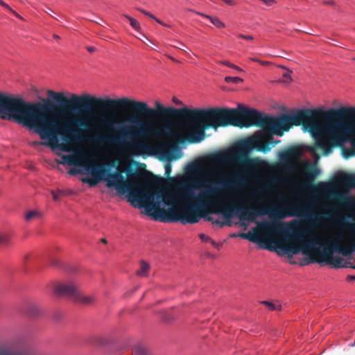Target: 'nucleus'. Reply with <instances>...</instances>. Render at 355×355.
<instances>
[{
    "label": "nucleus",
    "mask_w": 355,
    "mask_h": 355,
    "mask_svg": "<svg viewBox=\"0 0 355 355\" xmlns=\"http://www.w3.org/2000/svg\"><path fill=\"white\" fill-rule=\"evenodd\" d=\"M59 110L89 113L68 122L50 111L55 104L49 98L28 102L12 96V121L32 129L52 148L71 152L78 142L116 145L136 156L155 155L164 161L178 159V108L159 101L150 107L143 101L126 97L111 98L87 94H71L47 92Z\"/></svg>",
    "instance_id": "f257e3e1"
},
{
    "label": "nucleus",
    "mask_w": 355,
    "mask_h": 355,
    "mask_svg": "<svg viewBox=\"0 0 355 355\" xmlns=\"http://www.w3.org/2000/svg\"><path fill=\"white\" fill-rule=\"evenodd\" d=\"M296 110L291 114H282L278 116L266 115L254 109H248L242 105L237 108L209 107L207 109H189L179 107V147L184 144H199L207 137L206 130L216 131L220 127L235 126L261 128L263 132H255L252 137L238 142L234 151L228 153H215L209 159L214 163L236 164L242 167L246 177L259 164V160L250 157L253 149L263 153L281 142L275 140L273 135L282 137L287 130L286 123H293V118L300 111ZM179 148V159L182 156Z\"/></svg>",
    "instance_id": "f03ea898"
},
{
    "label": "nucleus",
    "mask_w": 355,
    "mask_h": 355,
    "mask_svg": "<svg viewBox=\"0 0 355 355\" xmlns=\"http://www.w3.org/2000/svg\"><path fill=\"white\" fill-rule=\"evenodd\" d=\"M171 166L165 165V178L142 172L131 166H118L107 178L108 186L128 193L135 207L145 208L148 216L163 223L178 222V175L170 177Z\"/></svg>",
    "instance_id": "7ed1b4c3"
},
{
    "label": "nucleus",
    "mask_w": 355,
    "mask_h": 355,
    "mask_svg": "<svg viewBox=\"0 0 355 355\" xmlns=\"http://www.w3.org/2000/svg\"><path fill=\"white\" fill-rule=\"evenodd\" d=\"M291 125H302L315 139V148L328 155L333 146H341L349 142L355 149V107H341L324 110L320 108L307 109L299 112ZM288 125V123H286Z\"/></svg>",
    "instance_id": "20e7f679"
},
{
    "label": "nucleus",
    "mask_w": 355,
    "mask_h": 355,
    "mask_svg": "<svg viewBox=\"0 0 355 355\" xmlns=\"http://www.w3.org/2000/svg\"><path fill=\"white\" fill-rule=\"evenodd\" d=\"M308 202H313V205L310 207L309 211L312 214H316L312 211L316 207V202L314 200L309 201ZM323 214L320 225L314 228H311L307 220L304 217H302L304 222L307 224L309 229L302 230L297 224L295 220H293L289 223V226L292 230V236L293 239L300 242V245L296 244L293 241H287L286 243H279L277 247L280 248L283 253L287 254L288 257H292L294 254H298L302 251L303 254L309 256V259L306 264L309 263H318L322 264L327 263L334 257V253L337 252L338 242H332L331 241L320 243L317 236L311 234L309 230H314L321 225L324 219L329 218L330 214L329 213H320Z\"/></svg>",
    "instance_id": "39448f33"
},
{
    "label": "nucleus",
    "mask_w": 355,
    "mask_h": 355,
    "mask_svg": "<svg viewBox=\"0 0 355 355\" xmlns=\"http://www.w3.org/2000/svg\"><path fill=\"white\" fill-rule=\"evenodd\" d=\"M239 206H236L237 217L241 220L254 222L259 216L268 214L270 218L280 220L286 217H304L307 220L311 228H314L321 222L323 214H312L309 208L313 202H293L283 207H277L275 205L257 208L254 206L243 203L241 198H238Z\"/></svg>",
    "instance_id": "423d86ee"
},
{
    "label": "nucleus",
    "mask_w": 355,
    "mask_h": 355,
    "mask_svg": "<svg viewBox=\"0 0 355 355\" xmlns=\"http://www.w3.org/2000/svg\"><path fill=\"white\" fill-rule=\"evenodd\" d=\"M246 183L247 178L242 171L233 175L223 172L220 173L214 181L208 180L204 175H200L191 182L190 187L188 189L187 192L190 189L193 192L196 189L200 190L198 193L210 192L207 197L208 202H213V199L219 196L221 190H226L230 193L236 195L245 187Z\"/></svg>",
    "instance_id": "0eeeda50"
},
{
    "label": "nucleus",
    "mask_w": 355,
    "mask_h": 355,
    "mask_svg": "<svg viewBox=\"0 0 355 355\" xmlns=\"http://www.w3.org/2000/svg\"><path fill=\"white\" fill-rule=\"evenodd\" d=\"M92 156L86 151L78 149L74 151L73 155H64L62 156V161H57L58 164H67L69 166H83L84 168L92 174V178H82L81 181L84 183H87L91 187H95L98 182L103 179L108 186L107 178L110 174L109 168L112 166V164H94L90 163L92 161Z\"/></svg>",
    "instance_id": "6e6552de"
},
{
    "label": "nucleus",
    "mask_w": 355,
    "mask_h": 355,
    "mask_svg": "<svg viewBox=\"0 0 355 355\" xmlns=\"http://www.w3.org/2000/svg\"><path fill=\"white\" fill-rule=\"evenodd\" d=\"M210 192L196 193L191 189L187 193V204L181 207L179 204V222L193 224L202 218L206 208H211L213 202H208Z\"/></svg>",
    "instance_id": "1a4fd4ad"
},
{
    "label": "nucleus",
    "mask_w": 355,
    "mask_h": 355,
    "mask_svg": "<svg viewBox=\"0 0 355 355\" xmlns=\"http://www.w3.org/2000/svg\"><path fill=\"white\" fill-rule=\"evenodd\" d=\"M303 175L306 180L304 186L309 189L315 190L318 188H322L325 191L328 192L330 197L335 200L339 205L349 207L354 205V200L352 197L347 194L337 192L334 191V187L328 183L320 182L317 185L313 184L314 179L319 175V170L313 165L307 164L303 168Z\"/></svg>",
    "instance_id": "9d476101"
},
{
    "label": "nucleus",
    "mask_w": 355,
    "mask_h": 355,
    "mask_svg": "<svg viewBox=\"0 0 355 355\" xmlns=\"http://www.w3.org/2000/svg\"><path fill=\"white\" fill-rule=\"evenodd\" d=\"M78 291L77 286L72 282H58L54 286V293L57 295L73 301L78 297Z\"/></svg>",
    "instance_id": "9b49d317"
},
{
    "label": "nucleus",
    "mask_w": 355,
    "mask_h": 355,
    "mask_svg": "<svg viewBox=\"0 0 355 355\" xmlns=\"http://www.w3.org/2000/svg\"><path fill=\"white\" fill-rule=\"evenodd\" d=\"M236 206H239V203H231L230 205H225L223 202H216L213 199V204L211 208H214L213 211L214 214H223V216L227 220V223L230 224V220L235 214L237 216V209L235 208Z\"/></svg>",
    "instance_id": "f8f14e48"
},
{
    "label": "nucleus",
    "mask_w": 355,
    "mask_h": 355,
    "mask_svg": "<svg viewBox=\"0 0 355 355\" xmlns=\"http://www.w3.org/2000/svg\"><path fill=\"white\" fill-rule=\"evenodd\" d=\"M300 150L297 148L291 147L280 152L279 159L284 164L286 168L294 170L297 168V164L293 159L297 157L300 155Z\"/></svg>",
    "instance_id": "ddd939ff"
},
{
    "label": "nucleus",
    "mask_w": 355,
    "mask_h": 355,
    "mask_svg": "<svg viewBox=\"0 0 355 355\" xmlns=\"http://www.w3.org/2000/svg\"><path fill=\"white\" fill-rule=\"evenodd\" d=\"M285 223L279 221L263 222L259 224L260 230L266 235L272 236L283 232Z\"/></svg>",
    "instance_id": "4468645a"
},
{
    "label": "nucleus",
    "mask_w": 355,
    "mask_h": 355,
    "mask_svg": "<svg viewBox=\"0 0 355 355\" xmlns=\"http://www.w3.org/2000/svg\"><path fill=\"white\" fill-rule=\"evenodd\" d=\"M214 211V208H206L202 212V218L207 221L211 222L214 225H218L220 227H223L225 225H230L229 223L220 220L219 218L215 219L213 216H209L210 214H214L212 212Z\"/></svg>",
    "instance_id": "2eb2a0df"
},
{
    "label": "nucleus",
    "mask_w": 355,
    "mask_h": 355,
    "mask_svg": "<svg viewBox=\"0 0 355 355\" xmlns=\"http://www.w3.org/2000/svg\"><path fill=\"white\" fill-rule=\"evenodd\" d=\"M24 312V314L29 317L35 318L40 315L41 310L37 304L34 303H29L26 305Z\"/></svg>",
    "instance_id": "dca6fc26"
},
{
    "label": "nucleus",
    "mask_w": 355,
    "mask_h": 355,
    "mask_svg": "<svg viewBox=\"0 0 355 355\" xmlns=\"http://www.w3.org/2000/svg\"><path fill=\"white\" fill-rule=\"evenodd\" d=\"M78 297L74 300V302H78L85 305H92L96 302V298L94 295H85L82 294L80 291L78 292Z\"/></svg>",
    "instance_id": "f3484780"
},
{
    "label": "nucleus",
    "mask_w": 355,
    "mask_h": 355,
    "mask_svg": "<svg viewBox=\"0 0 355 355\" xmlns=\"http://www.w3.org/2000/svg\"><path fill=\"white\" fill-rule=\"evenodd\" d=\"M150 265L145 261H140L139 269L137 271V275L139 277H147L150 270Z\"/></svg>",
    "instance_id": "a211bd4d"
},
{
    "label": "nucleus",
    "mask_w": 355,
    "mask_h": 355,
    "mask_svg": "<svg viewBox=\"0 0 355 355\" xmlns=\"http://www.w3.org/2000/svg\"><path fill=\"white\" fill-rule=\"evenodd\" d=\"M42 213L37 211V210H31L28 211L25 215V220L26 221H30L33 219L35 218H42Z\"/></svg>",
    "instance_id": "6ab92c4d"
},
{
    "label": "nucleus",
    "mask_w": 355,
    "mask_h": 355,
    "mask_svg": "<svg viewBox=\"0 0 355 355\" xmlns=\"http://www.w3.org/2000/svg\"><path fill=\"white\" fill-rule=\"evenodd\" d=\"M240 236L244 239H248L253 243L260 242L259 236L257 234H254L250 232L248 233H242Z\"/></svg>",
    "instance_id": "aec40b11"
},
{
    "label": "nucleus",
    "mask_w": 355,
    "mask_h": 355,
    "mask_svg": "<svg viewBox=\"0 0 355 355\" xmlns=\"http://www.w3.org/2000/svg\"><path fill=\"white\" fill-rule=\"evenodd\" d=\"M175 311L174 308H172L169 310H166L162 312V318L164 321L168 322L173 320L175 317V313H172L171 312Z\"/></svg>",
    "instance_id": "412c9836"
},
{
    "label": "nucleus",
    "mask_w": 355,
    "mask_h": 355,
    "mask_svg": "<svg viewBox=\"0 0 355 355\" xmlns=\"http://www.w3.org/2000/svg\"><path fill=\"white\" fill-rule=\"evenodd\" d=\"M343 259L339 257L334 256L326 264L331 265L335 268H340L345 267V265L342 264Z\"/></svg>",
    "instance_id": "4be33fe9"
},
{
    "label": "nucleus",
    "mask_w": 355,
    "mask_h": 355,
    "mask_svg": "<svg viewBox=\"0 0 355 355\" xmlns=\"http://www.w3.org/2000/svg\"><path fill=\"white\" fill-rule=\"evenodd\" d=\"M204 17H206L210 20V21L217 28H222L225 26V24L218 17H211L206 15H202Z\"/></svg>",
    "instance_id": "5701e85b"
},
{
    "label": "nucleus",
    "mask_w": 355,
    "mask_h": 355,
    "mask_svg": "<svg viewBox=\"0 0 355 355\" xmlns=\"http://www.w3.org/2000/svg\"><path fill=\"white\" fill-rule=\"evenodd\" d=\"M344 144H343L341 146H340L341 148V150H342V153H343V155L345 158H349L351 157H353L355 155V149L354 148H347L345 147H344L343 146Z\"/></svg>",
    "instance_id": "b1692460"
},
{
    "label": "nucleus",
    "mask_w": 355,
    "mask_h": 355,
    "mask_svg": "<svg viewBox=\"0 0 355 355\" xmlns=\"http://www.w3.org/2000/svg\"><path fill=\"white\" fill-rule=\"evenodd\" d=\"M123 17H125L129 21L130 24L132 28H134L135 31H139L140 30V28H141L140 24L137 19L131 17L130 16H129L128 15H123Z\"/></svg>",
    "instance_id": "393cba45"
},
{
    "label": "nucleus",
    "mask_w": 355,
    "mask_h": 355,
    "mask_svg": "<svg viewBox=\"0 0 355 355\" xmlns=\"http://www.w3.org/2000/svg\"><path fill=\"white\" fill-rule=\"evenodd\" d=\"M262 304H265L270 311H280L282 309V305L279 303H273L269 301H263Z\"/></svg>",
    "instance_id": "a878e982"
},
{
    "label": "nucleus",
    "mask_w": 355,
    "mask_h": 355,
    "mask_svg": "<svg viewBox=\"0 0 355 355\" xmlns=\"http://www.w3.org/2000/svg\"><path fill=\"white\" fill-rule=\"evenodd\" d=\"M226 83H232L234 84H239L243 82V79L239 77H230L227 76L225 78Z\"/></svg>",
    "instance_id": "bb28decb"
},
{
    "label": "nucleus",
    "mask_w": 355,
    "mask_h": 355,
    "mask_svg": "<svg viewBox=\"0 0 355 355\" xmlns=\"http://www.w3.org/2000/svg\"><path fill=\"white\" fill-rule=\"evenodd\" d=\"M291 71H287L286 72H285L284 74H283V79L281 80L282 82H284V83H289L291 81Z\"/></svg>",
    "instance_id": "cd10ccee"
},
{
    "label": "nucleus",
    "mask_w": 355,
    "mask_h": 355,
    "mask_svg": "<svg viewBox=\"0 0 355 355\" xmlns=\"http://www.w3.org/2000/svg\"><path fill=\"white\" fill-rule=\"evenodd\" d=\"M9 241V237L7 234L0 232V243L6 244Z\"/></svg>",
    "instance_id": "c85d7f7f"
},
{
    "label": "nucleus",
    "mask_w": 355,
    "mask_h": 355,
    "mask_svg": "<svg viewBox=\"0 0 355 355\" xmlns=\"http://www.w3.org/2000/svg\"><path fill=\"white\" fill-rule=\"evenodd\" d=\"M201 169V167L199 164H191L189 168V170L190 171H200Z\"/></svg>",
    "instance_id": "c756f323"
},
{
    "label": "nucleus",
    "mask_w": 355,
    "mask_h": 355,
    "mask_svg": "<svg viewBox=\"0 0 355 355\" xmlns=\"http://www.w3.org/2000/svg\"><path fill=\"white\" fill-rule=\"evenodd\" d=\"M62 193V191H51V193H52V196H53V198L54 200L57 201L58 200L59 198H60V194Z\"/></svg>",
    "instance_id": "7c9ffc66"
},
{
    "label": "nucleus",
    "mask_w": 355,
    "mask_h": 355,
    "mask_svg": "<svg viewBox=\"0 0 355 355\" xmlns=\"http://www.w3.org/2000/svg\"><path fill=\"white\" fill-rule=\"evenodd\" d=\"M250 60L253 62H259L262 65H267L269 64V62L268 61H263L259 59L255 58H251Z\"/></svg>",
    "instance_id": "2f4dec72"
},
{
    "label": "nucleus",
    "mask_w": 355,
    "mask_h": 355,
    "mask_svg": "<svg viewBox=\"0 0 355 355\" xmlns=\"http://www.w3.org/2000/svg\"><path fill=\"white\" fill-rule=\"evenodd\" d=\"M2 6H3L4 8H7L8 10H9L16 17H17L19 18H21V17L15 10H13L7 3H6L5 2H4V3H3V5Z\"/></svg>",
    "instance_id": "473e14b6"
},
{
    "label": "nucleus",
    "mask_w": 355,
    "mask_h": 355,
    "mask_svg": "<svg viewBox=\"0 0 355 355\" xmlns=\"http://www.w3.org/2000/svg\"><path fill=\"white\" fill-rule=\"evenodd\" d=\"M80 171L75 168H70L69 171H68V174L70 175H76V174H78Z\"/></svg>",
    "instance_id": "72a5a7b5"
},
{
    "label": "nucleus",
    "mask_w": 355,
    "mask_h": 355,
    "mask_svg": "<svg viewBox=\"0 0 355 355\" xmlns=\"http://www.w3.org/2000/svg\"><path fill=\"white\" fill-rule=\"evenodd\" d=\"M239 37L240 38H243V39H245V40H254V37L252 35H245L243 34H239Z\"/></svg>",
    "instance_id": "f704fd0d"
},
{
    "label": "nucleus",
    "mask_w": 355,
    "mask_h": 355,
    "mask_svg": "<svg viewBox=\"0 0 355 355\" xmlns=\"http://www.w3.org/2000/svg\"><path fill=\"white\" fill-rule=\"evenodd\" d=\"M46 144V143L44 142H42V141H32L31 143V145L32 146H40V145H45Z\"/></svg>",
    "instance_id": "c9c22d12"
},
{
    "label": "nucleus",
    "mask_w": 355,
    "mask_h": 355,
    "mask_svg": "<svg viewBox=\"0 0 355 355\" xmlns=\"http://www.w3.org/2000/svg\"><path fill=\"white\" fill-rule=\"evenodd\" d=\"M200 238L202 241H209V240H211L210 237H209L208 236H207L204 234H201L200 235Z\"/></svg>",
    "instance_id": "e433bc0d"
},
{
    "label": "nucleus",
    "mask_w": 355,
    "mask_h": 355,
    "mask_svg": "<svg viewBox=\"0 0 355 355\" xmlns=\"http://www.w3.org/2000/svg\"><path fill=\"white\" fill-rule=\"evenodd\" d=\"M137 10L138 11H139L140 12L143 13L144 15H146V16H147V17L150 16V14H151V13H150V12H148V11H146V10H145L142 9V8H137Z\"/></svg>",
    "instance_id": "4c0bfd02"
},
{
    "label": "nucleus",
    "mask_w": 355,
    "mask_h": 355,
    "mask_svg": "<svg viewBox=\"0 0 355 355\" xmlns=\"http://www.w3.org/2000/svg\"><path fill=\"white\" fill-rule=\"evenodd\" d=\"M326 207L333 212H336L338 210V207L335 205L328 206Z\"/></svg>",
    "instance_id": "58836bf2"
},
{
    "label": "nucleus",
    "mask_w": 355,
    "mask_h": 355,
    "mask_svg": "<svg viewBox=\"0 0 355 355\" xmlns=\"http://www.w3.org/2000/svg\"><path fill=\"white\" fill-rule=\"evenodd\" d=\"M209 241L211 242V245L215 247V248H219L220 247V245L218 243H217L216 242H215L214 241H213L211 239V240H209Z\"/></svg>",
    "instance_id": "ea45409f"
},
{
    "label": "nucleus",
    "mask_w": 355,
    "mask_h": 355,
    "mask_svg": "<svg viewBox=\"0 0 355 355\" xmlns=\"http://www.w3.org/2000/svg\"><path fill=\"white\" fill-rule=\"evenodd\" d=\"M345 267H349V268H352L354 269H355V265H354L351 262H347L345 265Z\"/></svg>",
    "instance_id": "a19ab883"
},
{
    "label": "nucleus",
    "mask_w": 355,
    "mask_h": 355,
    "mask_svg": "<svg viewBox=\"0 0 355 355\" xmlns=\"http://www.w3.org/2000/svg\"><path fill=\"white\" fill-rule=\"evenodd\" d=\"M230 68H232V69H236V70H237V71H243L240 67H239L238 66H236V65H235V64H232V66H231V67H230Z\"/></svg>",
    "instance_id": "79ce46f5"
},
{
    "label": "nucleus",
    "mask_w": 355,
    "mask_h": 355,
    "mask_svg": "<svg viewBox=\"0 0 355 355\" xmlns=\"http://www.w3.org/2000/svg\"><path fill=\"white\" fill-rule=\"evenodd\" d=\"M87 49L90 53H93L96 51V48L94 46H88Z\"/></svg>",
    "instance_id": "37998d69"
},
{
    "label": "nucleus",
    "mask_w": 355,
    "mask_h": 355,
    "mask_svg": "<svg viewBox=\"0 0 355 355\" xmlns=\"http://www.w3.org/2000/svg\"><path fill=\"white\" fill-rule=\"evenodd\" d=\"M220 62H221V64H223L225 66H227L229 67H231V66H232V63L229 62L228 61H222Z\"/></svg>",
    "instance_id": "c03bdc74"
},
{
    "label": "nucleus",
    "mask_w": 355,
    "mask_h": 355,
    "mask_svg": "<svg viewBox=\"0 0 355 355\" xmlns=\"http://www.w3.org/2000/svg\"><path fill=\"white\" fill-rule=\"evenodd\" d=\"M347 279L348 281H355V275H348Z\"/></svg>",
    "instance_id": "a18cd8bd"
},
{
    "label": "nucleus",
    "mask_w": 355,
    "mask_h": 355,
    "mask_svg": "<svg viewBox=\"0 0 355 355\" xmlns=\"http://www.w3.org/2000/svg\"><path fill=\"white\" fill-rule=\"evenodd\" d=\"M178 185H179V189H180V186H181V183H180V175H179V183H178ZM181 199V196H180V193L179 192V201Z\"/></svg>",
    "instance_id": "49530a36"
},
{
    "label": "nucleus",
    "mask_w": 355,
    "mask_h": 355,
    "mask_svg": "<svg viewBox=\"0 0 355 355\" xmlns=\"http://www.w3.org/2000/svg\"><path fill=\"white\" fill-rule=\"evenodd\" d=\"M343 239V235H342V234H339V235L336 237V240H337L338 241H341Z\"/></svg>",
    "instance_id": "de8ad7c7"
},
{
    "label": "nucleus",
    "mask_w": 355,
    "mask_h": 355,
    "mask_svg": "<svg viewBox=\"0 0 355 355\" xmlns=\"http://www.w3.org/2000/svg\"><path fill=\"white\" fill-rule=\"evenodd\" d=\"M53 37L56 40H59L60 39V37L58 35H55V34H54Z\"/></svg>",
    "instance_id": "09e8293b"
},
{
    "label": "nucleus",
    "mask_w": 355,
    "mask_h": 355,
    "mask_svg": "<svg viewBox=\"0 0 355 355\" xmlns=\"http://www.w3.org/2000/svg\"><path fill=\"white\" fill-rule=\"evenodd\" d=\"M155 21H156L157 23H159V24H162V25H165V24H164L162 21H160V20H159V19H157H157H155Z\"/></svg>",
    "instance_id": "8fccbe9b"
},
{
    "label": "nucleus",
    "mask_w": 355,
    "mask_h": 355,
    "mask_svg": "<svg viewBox=\"0 0 355 355\" xmlns=\"http://www.w3.org/2000/svg\"><path fill=\"white\" fill-rule=\"evenodd\" d=\"M155 21H156L157 23H159V24H162V25H165V24H164L162 21H160V20H159V19H157H157H155Z\"/></svg>",
    "instance_id": "3c124183"
},
{
    "label": "nucleus",
    "mask_w": 355,
    "mask_h": 355,
    "mask_svg": "<svg viewBox=\"0 0 355 355\" xmlns=\"http://www.w3.org/2000/svg\"><path fill=\"white\" fill-rule=\"evenodd\" d=\"M148 17H150L154 20H155V19H157V17L155 15H153L152 13L150 14V16H149Z\"/></svg>",
    "instance_id": "603ef678"
},
{
    "label": "nucleus",
    "mask_w": 355,
    "mask_h": 355,
    "mask_svg": "<svg viewBox=\"0 0 355 355\" xmlns=\"http://www.w3.org/2000/svg\"><path fill=\"white\" fill-rule=\"evenodd\" d=\"M101 241L103 243H105H105H107V240H106V239H101Z\"/></svg>",
    "instance_id": "864d4df0"
},
{
    "label": "nucleus",
    "mask_w": 355,
    "mask_h": 355,
    "mask_svg": "<svg viewBox=\"0 0 355 355\" xmlns=\"http://www.w3.org/2000/svg\"><path fill=\"white\" fill-rule=\"evenodd\" d=\"M173 102H174L175 103H178V100H177V98H176V97H175V96H174V97L173 98Z\"/></svg>",
    "instance_id": "5fc2aeb1"
},
{
    "label": "nucleus",
    "mask_w": 355,
    "mask_h": 355,
    "mask_svg": "<svg viewBox=\"0 0 355 355\" xmlns=\"http://www.w3.org/2000/svg\"><path fill=\"white\" fill-rule=\"evenodd\" d=\"M3 3H4V1H2V0H0V5H1V6H3Z\"/></svg>",
    "instance_id": "6e6d98bb"
},
{
    "label": "nucleus",
    "mask_w": 355,
    "mask_h": 355,
    "mask_svg": "<svg viewBox=\"0 0 355 355\" xmlns=\"http://www.w3.org/2000/svg\"><path fill=\"white\" fill-rule=\"evenodd\" d=\"M3 3H4V1H2V0H0V5H1V6H3Z\"/></svg>",
    "instance_id": "4d7b16f0"
},
{
    "label": "nucleus",
    "mask_w": 355,
    "mask_h": 355,
    "mask_svg": "<svg viewBox=\"0 0 355 355\" xmlns=\"http://www.w3.org/2000/svg\"><path fill=\"white\" fill-rule=\"evenodd\" d=\"M178 103H179V105H183L182 102V101H178Z\"/></svg>",
    "instance_id": "13d9d810"
},
{
    "label": "nucleus",
    "mask_w": 355,
    "mask_h": 355,
    "mask_svg": "<svg viewBox=\"0 0 355 355\" xmlns=\"http://www.w3.org/2000/svg\"><path fill=\"white\" fill-rule=\"evenodd\" d=\"M327 3L331 4L332 2L331 1H329V2H327Z\"/></svg>",
    "instance_id": "bf43d9fd"
},
{
    "label": "nucleus",
    "mask_w": 355,
    "mask_h": 355,
    "mask_svg": "<svg viewBox=\"0 0 355 355\" xmlns=\"http://www.w3.org/2000/svg\"><path fill=\"white\" fill-rule=\"evenodd\" d=\"M354 60H355V58H354Z\"/></svg>",
    "instance_id": "052dcab7"
}]
</instances>
